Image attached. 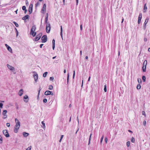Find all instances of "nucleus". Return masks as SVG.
Wrapping results in <instances>:
<instances>
[{"label":"nucleus","instance_id":"nucleus-14","mask_svg":"<svg viewBox=\"0 0 150 150\" xmlns=\"http://www.w3.org/2000/svg\"><path fill=\"white\" fill-rule=\"evenodd\" d=\"M23 89H21L20 90L19 93H18V95L20 96H22V95L23 94Z\"/></svg>","mask_w":150,"mask_h":150},{"label":"nucleus","instance_id":"nucleus-60","mask_svg":"<svg viewBox=\"0 0 150 150\" xmlns=\"http://www.w3.org/2000/svg\"><path fill=\"white\" fill-rule=\"evenodd\" d=\"M24 11V13L25 14H26V13H27V10L26 9V10H25Z\"/></svg>","mask_w":150,"mask_h":150},{"label":"nucleus","instance_id":"nucleus-22","mask_svg":"<svg viewBox=\"0 0 150 150\" xmlns=\"http://www.w3.org/2000/svg\"><path fill=\"white\" fill-rule=\"evenodd\" d=\"M32 10H33L32 8H30V7H29L28 11H29V14H30L31 13H32Z\"/></svg>","mask_w":150,"mask_h":150},{"label":"nucleus","instance_id":"nucleus-39","mask_svg":"<svg viewBox=\"0 0 150 150\" xmlns=\"http://www.w3.org/2000/svg\"><path fill=\"white\" fill-rule=\"evenodd\" d=\"M26 6H23L22 7V10L24 11L26 10Z\"/></svg>","mask_w":150,"mask_h":150},{"label":"nucleus","instance_id":"nucleus-26","mask_svg":"<svg viewBox=\"0 0 150 150\" xmlns=\"http://www.w3.org/2000/svg\"><path fill=\"white\" fill-rule=\"evenodd\" d=\"M47 73H48L47 72H45L44 73V74H43V77H46L47 76Z\"/></svg>","mask_w":150,"mask_h":150},{"label":"nucleus","instance_id":"nucleus-43","mask_svg":"<svg viewBox=\"0 0 150 150\" xmlns=\"http://www.w3.org/2000/svg\"><path fill=\"white\" fill-rule=\"evenodd\" d=\"M73 79H74V77H75V71H73Z\"/></svg>","mask_w":150,"mask_h":150},{"label":"nucleus","instance_id":"nucleus-23","mask_svg":"<svg viewBox=\"0 0 150 150\" xmlns=\"http://www.w3.org/2000/svg\"><path fill=\"white\" fill-rule=\"evenodd\" d=\"M146 67H144L143 66V67H142V70H143V72H145L146 71Z\"/></svg>","mask_w":150,"mask_h":150},{"label":"nucleus","instance_id":"nucleus-2","mask_svg":"<svg viewBox=\"0 0 150 150\" xmlns=\"http://www.w3.org/2000/svg\"><path fill=\"white\" fill-rule=\"evenodd\" d=\"M36 29V27L35 25L32 26L30 30V34L32 35L33 37L35 36L36 34V33L35 32Z\"/></svg>","mask_w":150,"mask_h":150},{"label":"nucleus","instance_id":"nucleus-3","mask_svg":"<svg viewBox=\"0 0 150 150\" xmlns=\"http://www.w3.org/2000/svg\"><path fill=\"white\" fill-rule=\"evenodd\" d=\"M42 35V33H40L36 35L35 38L34 40L35 41H37L38 40L41 38V36Z\"/></svg>","mask_w":150,"mask_h":150},{"label":"nucleus","instance_id":"nucleus-4","mask_svg":"<svg viewBox=\"0 0 150 150\" xmlns=\"http://www.w3.org/2000/svg\"><path fill=\"white\" fill-rule=\"evenodd\" d=\"M50 30V23H47L46 24V30L47 33H49Z\"/></svg>","mask_w":150,"mask_h":150},{"label":"nucleus","instance_id":"nucleus-52","mask_svg":"<svg viewBox=\"0 0 150 150\" xmlns=\"http://www.w3.org/2000/svg\"><path fill=\"white\" fill-rule=\"evenodd\" d=\"M25 4H26V5L27 6L28 5V1H27V0L26 1H25Z\"/></svg>","mask_w":150,"mask_h":150},{"label":"nucleus","instance_id":"nucleus-36","mask_svg":"<svg viewBox=\"0 0 150 150\" xmlns=\"http://www.w3.org/2000/svg\"><path fill=\"white\" fill-rule=\"evenodd\" d=\"M43 102L44 103H46L47 102V99L46 98L44 99L43 100Z\"/></svg>","mask_w":150,"mask_h":150},{"label":"nucleus","instance_id":"nucleus-54","mask_svg":"<svg viewBox=\"0 0 150 150\" xmlns=\"http://www.w3.org/2000/svg\"><path fill=\"white\" fill-rule=\"evenodd\" d=\"M105 142L106 143H107V141H108V139L106 137L105 139Z\"/></svg>","mask_w":150,"mask_h":150},{"label":"nucleus","instance_id":"nucleus-6","mask_svg":"<svg viewBox=\"0 0 150 150\" xmlns=\"http://www.w3.org/2000/svg\"><path fill=\"white\" fill-rule=\"evenodd\" d=\"M42 40V42L45 43L47 41V37L46 35H44L41 38Z\"/></svg>","mask_w":150,"mask_h":150},{"label":"nucleus","instance_id":"nucleus-27","mask_svg":"<svg viewBox=\"0 0 150 150\" xmlns=\"http://www.w3.org/2000/svg\"><path fill=\"white\" fill-rule=\"evenodd\" d=\"M142 79L143 82H145L146 80V77L144 76H142Z\"/></svg>","mask_w":150,"mask_h":150},{"label":"nucleus","instance_id":"nucleus-49","mask_svg":"<svg viewBox=\"0 0 150 150\" xmlns=\"http://www.w3.org/2000/svg\"><path fill=\"white\" fill-rule=\"evenodd\" d=\"M141 19H138V24H139L140 23Z\"/></svg>","mask_w":150,"mask_h":150},{"label":"nucleus","instance_id":"nucleus-20","mask_svg":"<svg viewBox=\"0 0 150 150\" xmlns=\"http://www.w3.org/2000/svg\"><path fill=\"white\" fill-rule=\"evenodd\" d=\"M69 74L68 73L67 75V84H68L69 82Z\"/></svg>","mask_w":150,"mask_h":150},{"label":"nucleus","instance_id":"nucleus-33","mask_svg":"<svg viewBox=\"0 0 150 150\" xmlns=\"http://www.w3.org/2000/svg\"><path fill=\"white\" fill-rule=\"evenodd\" d=\"M7 112V111L6 110H4L3 112V115H6V113Z\"/></svg>","mask_w":150,"mask_h":150},{"label":"nucleus","instance_id":"nucleus-16","mask_svg":"<svg viewBox=\"0 0 150 150\" xmlns=\"http://www.w3.org/2000/svg\"><path fill=\"white\" fill-rule=\"evenodd\" d=\"M29 16L28 15H26L22 18V19L23 20H26L27 19H28L29 18Z\"/></svg>","mask_w":150,"mask_h":150},{"label":"nucleus","instance_id":"nucleus-21","mask_svg":"<svg viewBox=\"0 0 150 150\" xmlns=\"http://www.w3.org/2000/svg\"><path fill=\"white\" fill-rule=\"evenodd\" d=\"M7 50L10 52H12V49L9 46L7 47Z\"/></svg>","mask_w":150,"mask_h":150},{"label":"nucleus","instance_id":"nucleus-25","mask_svg":"<svg viewBox=\"0 0 150 150\" xmlns=\"http://www.w3.org/2000/svg\"><path fill=\"white\" fill-rule=\"evenodd\" d=\"M141 87V86L140 84H139L137 85V89H140Z\"/></svg>","mask_w":150,"mask_h":150},{"label":"nucleus","instance_id":"nucleus-7","mask_svg":"<svg viewBox=\"0 0 150 150\" xmlns=\"http://www.w3.org/2000/svg\"><path fill=\"white\" fill-rule=\"evenodd\" d=\"M44 94L46 96H47L50 95L52 96H53L54 95L52 91H46L45 92Z\"/></svg>","mask_w":150,"mask_h":150},{"label":"nucleus","instance_id":"nucleus-61","mask_svg":"<svg viewBox=\"0 0 150 150\" xmlns=\"http://www.w3.org/2000/svg\"><path fill=\"white\" fill-rule=\"evenodd\" d=\"M139 81H140L141 82V81H142L141 79H138V82L139 83Z\"/></svg>","mask_w":150,"mask_h":150},{"label":"nucleus","instance_id":"nucleus-10","mask_svg":"<svg viewBox=\"0 0 150 150\" xmlns=\"http://www.w3.org/2000/svg\"><path fill=\"white\" fill-rule=\"evenodd\" d=\"M149 18L148 17H147L145 20V21L144 24L143 29L145 30L146 28V25L147 23H148Z\"/></svg>","mask_w":150,"mask_h":150},{"label":"nucleus","instance_id":"nucleus-9","mask_svg":"<svg viewBox=\"0 0 150 150\" xmlns=\"http://www.w3.org/2000/svg\"><path fill=\"white\" fill-rule=\"evenodd\" d=\"M3 132L4 134L6 137H9L10 136V135L6 130H4Z\"/></svg>","mask_w":150,"mask_h":150},{"label":"nucleus","instance_id":"nucleus-64","mask_svg":"<svg viewBox=\"0 0 150 150\" xmlns=\"http://www.w3.org/2000/svg\"><path fill=\"white\" fill-rule=\"evenodd\" d=\"M90 78H91V77L90 76H89V77L88 78V81H90Z\"/></svg>","mask_w":150,"mask_h":150},{"label":"nucleus","instance_id":"nucleus-58","mask_svg":"<svg viewBox=\"0 0 150 150\" xmlns=\"http://www.w3.org/2000/svg\"><path fill=\"white\" fill-rule=\"evenodd\" d=\"M63 137H64V135H62L61 136L60 139H62L63 138Z\"/></svg>","mask_w":150,"mask_h":150},{"label":"nucleus","instance_id":"nucleus-47","mask_svg":"<svg viewBox=\"0 0 150 150\" xmlns=\"http://www.w3.org/2000/svg\"><path fill=\"white\" fill-rule=\"evenodd\" d=\"M80 30L81 31L82 30V25L81 24L80 25Z\"/></svg>","mask_w":150,"mask_h":150},{"label":"nucleus","instance_id":"nucleus-42","mask_svg":"<svg viewBox=\"0 0 150 150\" xmlns=\"http://www.w3.org/2000/svg\"><path fill=\"white\" fill-rule=\"evenodd\" d=\"M41 87L40 86V88H39V90L38 91V96H39V94H40V91H41Z\"/></svg>","mask_w":150,"mask_h":150},{"label":"nucleus","instance_id":"nucleus-12","mask_svg":"<svg viewBox=\"0 0 150 150\" xmlns=\"http://www.w3.org/2000/svg\"><path fill=\"white\" fill-rule=\"evenodd\" d=\"M7 66L8 68V69L11 71H13L15 69V68L14 67L9 65L8 64H7Z\"/></svg>","mask_w":150,"mask_h":150},{"label":"nucleus","instance_id":"nucleus-17","mask_svg":"<svg viewBox=\"0 0 150 150\" xmlns=\"http://www.w3.org/2000/svg\"><path fill=\"white\" fill-rule=\"evenodd\" d=\"M23 134L24 137H27L29 135V134L25 132H23Z\"/></svg>","mask_w":150,"mask_h":150},{"label":"nucleus","instance_id":"nucleus-31","mask_svg":"<svg viewBox=\"0 0 150 150\" xmlns=\"http://www.w3.org/2000/svg\"><path fill=\"white\" fill-rule=\"evenodd\" d=\"M131 141L132 143H134L135 142V139L134 137H132L131 139Z\"/></svg>","mask_w":150,"mask_h":150},{"label":"nucleus","instance_id":"nucleus-13","mask_svg":"<svg viewBox=\"0 0 150 150\" xmlns=\"http://www.w3.org/2000/svg\"><path fill=\"white\" fill-rule=\"evenodd\" d=\"M147 7L146 5V4H145L144 6V8L143 9V12L144 13L146 12L147 10Z\"/></svg>","mask_w":150,"mask_h":150},{"label":"nucleus","instance_id":"nucleus-32","mask_svg":"<svg viewBox=\"0 0 150 150\" xmlns=\"http://www.w3.org/2000/svg\"><path fill=\"white\" fill-rule=\"evenodd\" d=\"M13 23L16 27H18V25L16 22L14 21Z\"/></svg>","mask_w":150,"mask_h":150},{"label":"nucleus","instance_id":"nucleus-34","mask_svg":"<svg viewBox=\"0 0 150 150\" xmlns=\"http://www.w3.org/2000/svg\"><path fill=\"white\" fill-rule=\"evenodd\" d=\"M142 115H144L145 117H146V115L145 114V112L144 111H142Z\"/></svg>","mask_w":150,"mask_h":150},{"label":"nucleus","instance_id":"nucleus-40","mask_svg":"<svg viewBox=\"0 0 150 150\" xmlns=\"http://www.w3.org/2000/svg\"><path fill=\"white\" fill-rule=\"evenodd\" d=\"M39 4L40 3L39 2H37L35 4V7L38 6L39 5Z\"/></svg>","mask_w":150,"mask_h":150},{"label":"nucleus","instance_id":"nucleus-48","mask_svg":"<svg viewBox=\"0 0 150 150\" xmlns=\"http://www.w3.org/2000/svg\"><path fill=\"white\" fill-rule=\"evenodd\" d=\"M6 126L8 127H9L10 126V124L9 123H6Z\"/></svg>","mask_w":150,"mask_h":150},{"label":"nucleus","instance_id":"nucleus-51","mask_svg":"<svg viewBox=\"0 0 150 150\" xmlns=\"http://www.w3.org/2000/svg\"><path fill=\"white\" fill-rule=\"evenodd\" d=\"M31 149V146H30V147H28L27 149H26V150H30Z\"/></svg>","mask_w":150,"mask_h":150},{"label":"nucleus","instance_id":"nucleus-11","mask_svg":"<svg viewBox=\"0 0 150 150\" xmlns=\"http://www.w3.org/2000/svg\"><path fill=\"white\" fill-rule=\"evenodd\" d=\"M24 101L26 102L27 103L28 101V96L27 95H25L24 97Z\"/></svg>","mask_w":150,"mask_h":150},{"label":"nucleus","instance_id":"nucleus-19","mask_svg":"<svg viewBox=\"0 0 150 150\" xmlns=\"http://www.w3.org/2000/svg\"><path fill=\"white\" fill-rule=\"evenodd\" d=\"M147 63V61L146 60H145L144 62L143 66L144 67H146Z\"/></svg>","mask_w":150,"mask_h":150},{"label":"nucleus","instance_id":"nucleus-28","mask_svg":"<svg viewBox=\"0 0 150 150\" xmlns=\"http://www.w3.org/2000/svg\"><path fill=\"white\" fill-rule=\"evenodd\" d=\"M91 135H92V134L91 133L90 134V137H89V141H88V145H89L90 143V141L91 140Z\"/></svg>","mask_w":150,"mask_h":150},{"label":"nucleus","instance_id":"nucleus-18","mask_svg":"<svg viewBox=\"0 0 150 150\" xmlns=\"http://www.w3.org/2000/svg\"><path fill=\"white\" fill-rule=\"evenodd\" d=\"M60 34L62 39H63L62 36V26H61V32Z\"/></svg>","mask_w":150,"mask_h":150},{"label":"nucleus","instance_id":"nucleus-8","mask_svg":"<svg viewBox=\"0 0 150 150\" xmlns=\"http://www.w3.org/2000/svg\"><path fill=\"white\" fill-rule=\"evenodd\" d=\"M33 72L34 73V74L33 75L34 78L35 82H36L37 81L38 79V74L37 73L35 72Z\"/></svg>","mask_w":150,"mask_h":150},{"label":"nucleus","instance_id":"nucleus-30","mask_svg":"<svg viewBox=\"0 0 150 150\" xmlns=\"http://www.w3.org/2000/svg\"><path fill=\"white\" fill-rule=\"evenodd\" d=\"M130 145V142L129 141H128L126 143V145L127 147H129Z\"/></svg>","mask_w":150,"mask_h":150},{"label":"nucleus","instance_id":"nucleus-29","mask_svg":"<svg viewBox=\"0 0 150 150\" xmlns=\"http://www.w3.org/2000/svg\"><path fill=\"white\" fill-rule=\"evenodd\" d=\"M53 86L52 85H50L49 86L48 89L49 90H52L53 89Z\"/></svg>","mask_w":150,"mask_h":150},{"label":"nucleus","instance_id":"nucleus-1","mask_svg":"<svg viewBox=\"0 0 150 150\" xmlns=\"http://www.w3.org/2000/svg\"><path fill=\"white\" fill-rule=\"evenodd\" d=\"M16 125L14 127V132L17 133L18 132V130L20 127V122L17 118L15 120Z\"/></svg>","mask_w":150,"mask_h":150},{"label":"nucleus","instance_id":"nucleus-53","mask_svg":"<svg viewBox=\"0 0 150 150\" xmlns=\"http://www.w3.org/2000/svg\"><path fill=\"white\" fill-rule=\"evenodd\" d=\"M33 5L32 4H30L29 7H30V8H33Z\"/></svg>","mask_w":150,"mask_h":150},{"label":"nucleus","instance_id":"nucleus-38","mask_svg":"<svg viewBox=\"0 0 150 150\" xmlns=\"http://www.w3.org/2000/svg\"><path fill=\"white\" fill-rule=\"evenodd\" d=\"M0 143H2L3 140V139L1 135H0Z\"/></svg>","mask_w":150,"mask_h":150},{"label":"nucleus","instance_id":"nucleus-57","mask_svg":"<svg viewBox=\"0 0 150 150\" xmlns=\"http://www.w3.org/2000/svg\"><path fill=\"white\" fill-rule=\"evenodd\" d=\"M43 45V44H41L40 45V47L41 48H42V46Z\"/></svg>","mask_w":150,"mask_h":150},{"label":"nucleus","instance_id":"nucleus-41","mask_svg":"<svg viewBox=\"0 0 150 150\" xmlns=\"http://www.w3.org/2000/svg\"><path fill=\"white\" fill-rule=\"evenodd\" d=\"M48 19V18H45V23H46L47 24V23H49L47 22Z\"/></svg>","mask_w":150,"mask_h":150},{"label":"nucleus","instance_id":"nucleus-50","mask_svg":"<svg viewBox=\"0 0 150 150\" xmlns=\"http://www.w3.org/2000/svg\"><path fill=\"white\" fill-rule=\"evenodd\" d=\"M143 124L145 126L146 124V121L144 120L143 121Z\"/></svg>","mask_w":150,"mask_h":150},{"label":"nucleus","instance_id":"nucleus-59","mask_svg":"<svg viewBox=\"0 0 150 150\" xmlns=\"http://www.w3.org/2000/svg\"><path fill=\"white\" fill-rule=\"evenodd\" d=\"M42 124L43 126H45V124L44 123V122L43 121H42Z\"/></svg>","mask_w":150,"mask_h":150},{"label":"nucleus","instance_id":"nucleus-46","mask_svg":"<svg viewBox=\"0 0 150 150\" xmlns=\"http://www.w3.org/2000/svg\"><path fill=\"white\" fill-rule=\"evenodd\" d=\"M3 104L2 103H0V108H2Z\"/></svg>","mask_w":150,"mask_h":150},{"label":"nucleus","instance_id":"nucleus-5","mask_svg":"<svg viewBox=\"0 0 150 150\" xmlns=\"http://www.w3.org/2000/svg\"><path fill=\"white\" fill-rule=\"evenodd\" d=\"M46 6L45 4H44L43 6V7L42 8L41 10V12L43 13L44 14L45 13L46 9Z\"/></svg>","mask_w":150,"mask_h":150},{"label":"nucleus","instance_id":"nucleus-35","mask_svg":"<svg viewBox=\"0 0 150 150\" xmlns=\"http://www.w3.org/2000/svg\"><path fill=\"white\" fill-rule=\"evenodd\" d=\"M103 135L102 136V137H101V138L100 139V144H101V143H102V142H103Z\"/></svg>","mask_w":150,"mask_h":150},{"label":"nucleus","instance_id":"nucleus-55","mask_svg":"<svg viewBox=\"0 0 150 150\" xmlns=\"http://www.w3.org/2000/svg\"><path fill=\"white\" fill-rule=\"evenodd\" d=\"M48 13H47L46 14L45 18H48Z\"/></svg>","mask_w":150,"mask_h":150},{"label":"nucleus","instance_id":"nucleus-56","mask_svg":"<svg viewBox=\"0 0 150 150\" xmlns=\"http://www.w3.org/2000/svg\"><path fill=\"white\" fill-rule=\"evenodd\" d=\"M144 42H146L147 41V38H144Z\"/></svg>","mask_w":150,"mask_h":150},{"label":"nucleus","instance_id":"nucleus-24","mask_svg":"<svg viewBox=\"0 0 150 150\" xmlns=\"http://www.w3.org/2000/svg\"><path fill=\"white\" fill-rule=\"evenodd\" d=\"M142 13H140L138 17V19H142Z\"/></svg>","mask_w":150,"mask_h":150},{"label":"nucleus","instance_id":"nucleus-45","mask_svg":"<svg viewBox=\"0 0 150 150\" xmlns=\"http://www.w3.org/2000/svg\"><path fill=\"white\" fill-rule=\"evenodd\" d=\"M54 79V78L53 77H51L50 78V80H53Z\"/></svg>","mask_w":150,"mask_h":150},{"label":"nucleus","instance_id":"nucleus-62","mask_svg":"<svg viewBox=\"0 0 150 150\" xmlns=\"http://www.w3.org/2000/svg\"><path fill=\"white\" fill-rule=\"evenodd\" d=\"M76 5H77L78 4V0H76Z\"/></svg>","mask_w":150,"mask_h":150},{"label":"nucleus","instance_id":"nucleus-63","mask_svg":"<svg viewBox=\"0 0 150 150\" xmlns=\"http://www.w3.org/2000/svg\"><path fill=\"white\" fill-rule=\"evenodd\" d=\"M63 4H64V5L65 4V0H63Z\"/></svg>","mask_w":150,"mask_h":150},{"label":"nucleus","instance_id":"nucleus-37","mask_svg":"<svg viewBox=\"0 0 150 150\" xmlns=\"http://www.w3.org/2000/svg\"><path fill=\"white\" fill-rule=\"evenodd\" d=\"M104 91L105 92L107 91V88H106V85H105L104 86Z\"/></svg>","mask_w":150,"mask_h":150},{"label":"nucleus","instance_id":"nucleus-15","mask_svg":"<svg viewBox=\"0 0 150 150\" xmlns=\"http://www.w3.org/2000/svg\"><path fill=\"white\" fill-rule=\"evenodd\" d=\"M52 49L53 50H54L55 46V40L53 39L52 40Z\"/></svg>","mask_w":150,"mask_h":150},{"label":"nucleus","instance_id":"nucleus-44","mask_svg":"<svg viewBox=\"0 0 150 150\" xmlns=\"http://www.w3.org/2000/svg\"><path fill=\"white\" fill-rule=\"evenodd\" d=\"M7 115H3V118L4 119H5L7 117Z\"/></svg>","mask_w":150,"mask_h":150}]
</instances>
